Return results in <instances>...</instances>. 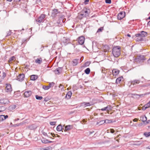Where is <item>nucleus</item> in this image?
Listing matches in <instances>:
<instances>
[{"label": "nucleus", "mask_w": 150, "mask_h": 150, "mask_svg": "<svg viewBox=\"0 0 150 150\" xmlns=\"http://www.w3.org/2000/svg\"><path fill=\"white\" fill-rule=\"evenodd\" d=\"M147 35V33L144 31H142L139 33L135 35L136 36H141L142 37H144L146 36Z\"/></svg>", "instance_id": "nucleus-11"}, {"label": "nucleus", "mask_w": 150, "mask_h": 150, "mask_svg": "<svg viewBox=\"0 0 150 150\" xmlns=\"http://www.w3.org/2000/svg\"><path fill=\"white\" fill-rule=\"evenodd\" d=\"M25 78V74H21L17 76L16 79L19 81L21 82L23 81Z\"/></svg>", "instance_id": "nucleus-5"}, {"label": "nucleus", "mask_w": 150, "mask_h": 150, "mask_svg": "<svg viewBox=\"0 0 150 150\" xmlns=\"http://www.w3.org/2000/svg\"><path fill=\"white\" fill-rule=\"evenodd\" d=\"M148 62L149 64H150V59L148 60Z\"/></svg>", "instance_id": "nucleus-63"}, {"label": "nucleus", "mask_w": 150, "mask_h": 150, "mask_svg": "<svg viewBox=\"0 0 150 150\" xmlns=\"http://www.w3.org/2000/svg\"><path fill=\"white\" fill-rule=\"evenodd\" d=\"M43 134L44 135H45V136H46V135H47V134L45 132H43Z\"/></svg>", "instance_id": "nucleus-58"}, {"label": "nucleus", "mask_w": 150, "mask_h": 150, "mask_svg": "<svg viewBox=\"0 0 150 150\" xmlns=\"http://www.w3.org/2000/svg\"><path fill=\"white\" fill-rule=\"evenodd\" d=\"M90 70L89 68H87L84 71L85 73L87 74H89L90 72Z\"/></svg>", "instance_id": "nucleus-32"}, {"label": "nucleus", "mask_w": 150, "mask_h": 150, "mask_svg": "<svg viewBox=\"0 0 150 150\" xmlns=\"http://www.w3.org/2000/svg\"><path fill=\"white\" fill-rule=\"evenodd\" d=\"M138 143H137V144H139V145L142 144V141H138Z\"/></svg>", "instance_id": "nucleus-55"}, {"label": "nucleus", "mask_w": 150, "mask_h": 150, "mask_svg": "<svg viewBox=\"0 0 150 150\" xmlns=\"http://www.w3.org/2000/svg\"><path fill=\"white\" fill-rule=\"evenodd\" d=\"M60 13V12L58 11V9H54L52 11V16L55 17L59 16Z\"/></svg>", "instance_id": "nucleus-9"}, {"label": "nucleus", "mask_w": 150, "mask_h": 150, "mask_svg": "<svg viewBox=\"0 0 150 150\" xmlns=\"http://www.w3.org/2000/svg\"><path fill=\"white\" fill-rule=\"evenodd\" d=\"M62 71V69L61 67H59L54 70L56 74H60Z\"/></svg>", "instance_id": "nucleus-15"}, {"label": "nucleus", "mask_w": 150, "mask_h": 150, "mask_svg": "<svg viewBox=\"0 0 150 150\" xmlns=\"http://www.w3.org/2000/svg\"><path fill=\"white\" fill-rule=\"evenodd\" d=\"M146 106H145V105H144V106H143L142 107V110H145L146 109H147V108H146Z\"/></svg>", "instance_id": "nucleus-50"}, {"label": "nucleus", "mask_w": 150, "mask_h": 150, "mask_svg": "<svg viewBox=\"0 0 150 150\" xmlns=\"http://www.w3.org/2000/svg\"><path fill=\"white\" fill-rule=\"evenodd\" d=\"M57 130L58 131H62V132H63L64 128H62V126L61 125H59L57 127Z\"/></svg>", "instance_id": "nucleus-19"}, {"label": "nucleus", "mask_w": 150, "mask_h": 150, "mask_svg": "<svg viewBox=\"0 0 150 150\" xmlns=\"http://www.w3.org/2000/svg\"><path fill=\"white\" fill-rule=\"evenodd\" d=\"M38 77V76L37 75H33L31 76L30 79L31 80L35 81L37 79Z\"/></svg>", "instance_id": "nucleus-22"}, {"label": "nucleus", "mask_w": 150, "mask_h": 150, "mask_svg": "<svg viewBox=\"0 0 150 150\" xmlns=\"http://www.w3.org/2000/svg\"><path fill=\"white\" fill-rule=\"evenodd\" d=\"M8 117V115H0V121H2L5 120Z\"/></svg>", "instance_id": "nucleus-14"}, {"label": "nucleus", "mask_w": 150, "mask_h": 150, "mask_svg": "<svg viewBox=\"0 0 150 150\" xmlns=\"http://www.w3.org/2000/svg\"><path fill=\"white\" fill-rule=\"evenodd\" d=\"M54 85V82H52L50 83L49 84V86L50 87V88H51V87H53Z\"/></svg>", "instance_id": "nucleus-41"}, {"label": "nucleus", "mask_w": 150, "mask_h": 150, "mask_svg": "<svg viewBox=\"0 0 150 150\" xmlns=\"http://www.w3.org/2000/svg\"><path fill=\"white\" fill-rule=\"evenodd\" d=\"M145 60V58L144 56L143 55H140L137 57V58L134 59L133 62L135 63V62L137 63H140L142 62H143Z\"/></svg>", "instance_id": "nucleus-3"}, {"label": "nucleus", "mask_w": 150, "mask_h": 150, "mask_svg": "<svg viewBox=\"0 0 150 150\" xmlns=\"http://www.w3.org/2000/svg\"><path fill=\"white\" fill-rule=\"evenodd\" d=\"M147 25L150 26V21L148 22Z\"/></svg>", "instance_id": "nucleus-59"}, {"label": "nucleus", "mask_w": 150, "mask_h": 150, "mask_svg": "<svg viewBox=\"0 0 150 150\" xmlns=\"http://www.w3.org/2000/svg\"><path fill=\"white\" fill-rule=\"evenodd\" d=\"M123 79V78L122 76H120L116 80V84H118L120 83V81Z\"/></svg>", "instance_id": "nucleus-23"}, {"label": "nucleus", "mask_w": 150, "mask_h": 150, "mask_svg": "<svg viewBox=\"0 0 150 150\" xmlns=\"http://www.w3.org/2000/svg\"><path fill=\"white\" fill-rule=\"evenodd\" d=\"M6 108L4 106H0V112L5 111Z\"/></svg>", "instance_id": "nucleus-33"}, {"label": "nucleus", "mask_w": 150, "mask_h": 150, "mask_svg": "<svg viewBox=\"0 0 150 150\" xmlns=\"http://www.w3.org/2000/svg\"><path fill=\"white\" fill-rule=\"evenodd\" d=\"M101 122H102V123H110L112 122V121L110 120L107 119L105 120H102Z\"/></svg>", "instance_id": "nucleus-28"}, {"label": "nucleus", "mask_w": 150, "mask_h": 150, "mask_svg": "<svg viewBox=\"0 0 150 150\" xmlns=\"http://www.w3.org/2000/svg\"><path fill=\"white\" fill-rule=\"evenodd\" d=\"M83 104H84V105H85V106H88L90 105V103L89 102L84 103Z\"/></svg>", "instance_id": "nucleus-47"}, {"label": "nucleus", "mask_w": 150, "mask_h": 150, "mask_svg": "<svg viewBox=\"0 0 150 150\" xmlns=\"http://www.w3.org/2000/svg\"><path fill=\"white\" fill-rule=\"evenodd\" d=\"M54 28L52 27L49 26H48L46 27V28L47 30V31L48 32L50 33H52L53 32Z\"/></svg>", "instance_id": "nucleus-13"}, {"label": "nucleus", "mask_w": 150, "mask_h": 150, "mask_svg": "<svg viewBox=\"0 0 150 150\" xmlns=\"http://www.w3.org/2000/svg\"><path fill=\"white\" fill-rule=\"evenodd\" d=\"M35 98L39 100H41L42 98V96H40L38 95H36Z\"/></svg>", "instance_id": "nucleus-37"}, {"label": "nucleus", "mask_w": 150, "mask_h": 150, "mask_svg": "<svg viewBox=\"0 0 150 150\" xmlns=\"http://www.w3.org/2000/svg\"><path fill=\"white\" fill-rule=\"evenodd\" d=\"M24 97L25 98L30 97L32 94V92L30 90H25L23 91Z\"/></svg>", "instance_id": "nucleus-4"}, {"label": "nucleus", "mask_w": 150, "mask_h": 150, "mask_svg": "<svg viewBox=\"0 0 150 150\" xmlns=\"http://www.w3.org/2000/svg\"><path fill=\"white\" fill-rule=\"evenodd\" d=\"M112 54L116 57H118L120 54V47L119 46H116L112 49Z\"/></svg>", "instance_id": "nucleus-1"}, {"label": "nucleus", "mask_w": 150, "mask_h": 150, "mask_svg": "<svg viewBox=\"0 0 150 150\" xmlns=\"http://www.w3.org/2000/svg\"><path fill=\"white\" fill-rule=\"evenodd\" d=\"M136 36L137 37L136 39V41H141L143 40V37H141V36Z\"/></svg>", "instance_id": "nucleus-24"}, {"label": "nucleus", "mask_w": 150, "mask_h": 150, "mask_svg": "<svg viewBox=\"0 0 150 150\" xmlns=\"http://www.w3.org/2000/svg\"><path fill=\"white\" fill-rule=\"evenodd\" d=\"M21 0H13V1L16 3H18Z\"/></svg>", "instance_id": "nucleus-49"}, {"label": "nucleus", "mask_w": 150, "mask_h": 150, "mask_svg": "<svg viewBox=\"0 0 150 150\" xmlns=\"http://www.w3.org/2000/svg\"><path fill=\"white\" fill-rule=\"evenodd\" d=\"M83 13H85V15H84V13H81L80 15L82 16V17H84V16L86 17L88 16L90 13V10L89 9H86V10H84L83 11Z\"/></svg>", "instance_id": "nucleus-10"}, {"label": "nucleus", "mask_w": 150, "mask_h": 150, "mask_svg": "<svg viewBox=\"0 0 150 150\" xmlns=\"http://www.w3.org/2000/svg\"><path fill=\"white\" fill-rule=\"evenodd\" d=\"M110 132L111 133H113L114 132H115V130H114L113 129H110Z\"/></svg>", "instance_id": "nucleus-48"}, {"label": "nucleus", "mask_w": 150, "mask_h": 150, "mask_svg": "<svg viewBox=\"0 0 150 150\" xmlns=\"http://www.w3.org/2000/svg\"><path fill=\"white\" fill-rule=\"evenodd\" d=\"M89 0H85L84 2L85 5H86L88 4V2H89Z\"/></svg>", "instance_id": "nucleus-46"}, {"label": "nucleus", "mask_w": 150, "mask_h": 150, "mask_svg": "<svg viewBox=\"0 0 150 150\" xmlns=\"http://www.w3.org/2000/svg\"><path fill=\"white\" fill-rule=\"evenodd\" d=\"M11 30H10L7 33V34L6 36V37H8V36H9L10 35H11Z\"/></svg>", "instance_id": "nucleus-40"}, {"label": "nucleus", "mask_w": 150, "mask_h": 150, "mask_svg": "<svg viewBox=\"0 0 150 150\" xmlns=\"http://www.w3.org/2000/svg\"><path fill=\"white\" fill-rule=\"evenodd\" d=\"M101 110L102 111H104V110H106V107L104 108H102L101 109Z\"/></svg>", "instance_id": "nucleus-51"}, {"label": "nucleus", "mask_w": 150, "mask_h": 150, "mask_svg": "<svg viewBox=\"0 0 150 150\" xmlns=\"http://www.w3.org/2000/svg\"><path fill=\"white\" fill-rule=\"evenodd\" d=\"M112 73L114 76H116L119 74L120 71L116 69H114L112 70Z\"/></svg>", "instance_id": "nucleus-18"}, {"label": "nucleus", "mask_w": 150, "mask_h": 150, "mask_svg": "<svg viewBox=\"0 0 150 150\" xmlns=\"http://www.w3.org/2000/svg\"><path fill=\"white\" fill-rule=\"evenodd\" d=\"M126 36H127V37H131V35L129 34H127V35H126Z\"/></svg>", "instance_id": "nucleus-56"}, {"label": "nucleus", "mask_w": 150, "mask_h": 150, "mask_svg": "<svg viewBox=\"0 0 150 150\" xmlns=\"http://www.w3.org/2000/svg\"><path fill=\"white\" fill-rule=\"evenodd\" d=\"M23 124V123L22 122H21L20 123H18L16 124H15L13 125V126L14 127H16L17 126H21Z\"/></svg>", "instance_id": "nucleus-34"}, {"label": "nucleus", "mask_w": 150, "mask_h": 150, "mask_svg": "<svg viewBox=\"0 0 150 150\" xmlns=\"http://www.w3.org/2000/svg\"><path fill=\"white\" fill-rule=\"evenodd\" d=\"M73 125H68L64 126V132H69V131L73 128Z\"/></svg>", "instance_id": "nucleus-8"}, {"label": "nucleus", "mask_w": 150, "mask_h": 150, "mask_svg": "<svg viewBox=\"0 0 150 150\" xmlns=\"http://www.w3.org/2000/svg\"><path fill=\"white\" fill-rule=\"evenodd\" d=\"M126 45L127 46H128V45H129V42H127L126 43Z\"/></svg>", "instance_id": "nucleus-64"}, {"label": "nucleus", "mask_w": 150, "mask_h": 150, "mask_svg": "<svg viewBox=\"0 0 150 150\" xmlns=\"http://www.w3.org/2000/svg\"><path fill=\"white\" fill-rule=\"evenodd\" d=\"M63 135H69L70 134V132H64L63 130Z\"/></svg>", "instance_id": "nucleus-36"}, {"label": "nucleus", "mask_w": 150, "mask_h": 150, "mask_svg": "<svg viewBox=\"0 0 150 150\" xmlns=\"http://www.w3.org/2000/svg\"><path fill=\"white\" fill-rule=\"evenodd\" d=\"M42 88L43 89H44L45 90H47L49 89L50 88V87L49 86H42Z\"/></svg>", "instance_id": "nucleus-35"}, {"label": "nucleus", "mask_w": 150, "mask_h": 150, "mask_svg": "<svg viewBox=\"0 0 150 150\" xmlns=\"http://www.w3.org/2000/svg\"><path fill=\"white\" fill-rule=\"evenodd\" d=\"M133 121L134 122H137V119L136 118L134 119L133 120Z\"/></svg>", "instance_id": "nucleus-57"}, {"label": "nucleus", "mask_w": 150, "mask_h": 150, "mask_svg": "<svg viewBox=\"0 0 150 150\" xmlns=\"http://www.w3.org/2000/svg\"><path fill=\"white\" fill-rule=\"evenodd\" d=\"M19 120V118H17V119H15V121H17L18 120Z\"/></svg>", "instance_id": "nucleus-62"}, {"label": "nucleus", "mask_w": 150, "mask_h": 150, "mask_svg": "<svg viewBox=\"0 0 150 150\" xmlns=\"http://www.w3.org/2000/svg\"><path fill=\"white\" fill-rule=\"evenodd\" d=\"M101 121H100L99 122H97V124L98 125V124H100V125H102L103 124H104V123H102V122H101Z\"/></svg>", "instance_id": "nucleus-52"}, {"label": "nucleus", "mask_w": 150, "mask_h": 150, "mask_svg": "<svg viewBox=\"0 0 150 150\" xmlns=\"http://www.w3.org/2000/svg\"><path fill=\"white\" fill-rule=\"evenodd\" d=\"M103 30V27H101L99 28L97 30V32H101Z\"/></svg>", "instance_id": "nucleus-39"}, {"label": "nucleus", "mask_w": 150, "mask_h": 150, "mask_svg": "<svg viewBox=\"0 0 150 150\" xmlns=\"http://www.w3.org/2000/svg\"><path fill=\"white\" fill-rule=\"evenodd\" d=\"M56 122H50V124L52 125H55Z\"/></svg>", "instance_id": "nucleus-43"}, {"label": "nucleus", "mask_w": 150, "mask_h": 150, "mask_svg": "<svg viewBox=\"0 0 150 150\" xmlns=\"http://www.w3.org/2000/svg\"><path fill=\"white\" fill-rule=\"evenodd\" d=\"M124 14L122 12H121L118 15L117 17L118 19L121 20L124 17Z\"/></svg>", "instance_id": "nucleus-16"}, {"label": "nucleus", "mask_w": 150, "mask_h": 150, "mask_svg": "<svg viewBox=\"0 0 150 150\" xmlns=\"http://www.w3.org/2000/svg\"><path fill=\"white\" fill-rule=\"evenodd\" d=\"M15 59V57L14 56H12L9 59L8 61V63H11L12 61L14 60Z\"/></svg>", "instance_id": "nucleus-29"}, {"label": "nucleus", "mask_w": 150, "mask_h": 150, "mask_svg": "<svg viewBox=\"0 0 150 150\" xmlns=\"http://www.w3.org/2000/svg\"><path fill=\"white\" fill-rule=\"evenodd\" d=\"M145 106H146V108H148L150 107V101L146 104H145Z\"/></svg>", "instance_id": "nucleus-38"}, {"label": "nucleus", "mask_w": 150, "mask_h": 150, "mask_svg": "<svg viewBox=\"0 0 150 150\" xmlns=\"http://www.w3.org/2000/svg\"><path fill=\"white\" fill-rule=\"evenodd\" d=\"M62 42L64 43V45H66L70 43V40L69 38H67L66 37H64L62 40Z\"/></svg>", "instance_id": "nucleus-12"}, {"label": "nucleus", "mask_w": 150, "mask_h": 150, "mask_svg": "<svg viewBox=\"0 0 150 150\" xmlns=\"http://www.w3.org/2000/svg\"><path fill=\"white\" fill-rule=\"evenodd\" d=\"M72 94V93L71 91H68L66 94V98L67 99H70L71 97Z\"/></svg>", "instance_id": "nucleus-21"}, {"label": "nucleus", "mask_w": 150, "mask_h": 150, "mask_svg": "<svg viewBox=\"0 0 150 150\" xmlns=\"http://www.w3.org/2000/svg\"><path fill=\"white\" fill-rule=\"evenodd\" d=\"M42 142L43 143L45 144L48 143V140L46 139L42 140Z\"/></svg>", "instance_id": "nucleus-42"}, {"label": "nucleus", "mask_w": 150, "mask_h": 150, "mask_svg": "<svg viewBox=\"0 0 150 150\" xmlns=\"http://www.w3.org/2000/svg\"><path fill=\"white\" fill-rule=\"evenodd\" d=\"M35 62L38 64H40L42 62V59L41 58H37L35 60Z\"/></svg>", "instance_id": "nucleus-20"}, {"label": "nucleus", "mask_w": 150, "mask_h": 150, "mask_svg": "<svg viewBox=\"0 0 150 150\" xmlns=\"http://www.w3.org/2000/svg\"><path fill=\"white\" fill-rule=\"evenodd\" d=\"M140 82V81L138 80H135L133 81H132V85L134 86L138 84Z\"/></svg>", "instance_id": "nucleus-17"}, {"label": "nucleus", "mask_w": 150, "mask_h": 150, "mask_svg": "<svg viewBox=\"0 0 150 150\" xmlns=\"http://www.w3.org/2000/svg\"><path fill=\"white\" fill-rule=\"evenodd\" d=\"M105 2L107 4H110L111 3V0H105Z\"/></svg>", "instance_id": "nucleus-44"}, {"label": "nucleus", "mask_w": 150, "mask_h": 150, "mask_svg": "<svg viewBox=\"0 0 150 150\" xmlns=\"http://www.w3.org/2000/svg\"><path fill=\"white\" fill-rule=\"evenodd\" d=\"M138 125L137 123H135V124H133L132 125V126H137V125Z\"/></svg>", "instance_id": "nucleus-54"}, {"label": "nucleus", "mask_w": 150, "mask_h": 150, "mask_svg": "<svg viewBox=\"0 0 150 150\" xmlns=\"http://www.w3.org/2000/svg\"><path fill=\"white\" fill-rule=\"evenodd\" d=\"M5 88L6 91V92L10 93L12 91L11 86L9 83H7L6 84Z\"/></svg>", "instance_id": "nucleus-6"}, {"label": "nucleus", "mask_w": 150, "mask_h": 150, "mask_svg": "<svg viewBox=\"0 0 150 150\" xmlns=\"http://www.w3.org/2000/svg\"><path fill=\"white\" fill-rule=\"evenodd\" d=\"M52 142H52V141H49L48 140V143H52Z\"/></svg>", "instance_id": "nucleus-61"}, {"label": "nucleus", "mask_w": 150, "mask_h": 150, "mask_svg": "<svg viewBox=\"0 0 150 150\" xmlns=\"http://www.w3.org/2000/svg\"><path fill=\"white\" fill-rule=\"evenodd\" d=\"M79 59H74L73 61V66L76 65L78 63Z\"/></svg>", "instance_id": "nucleus-27"}, {"label": "nucleus", "mask_w": 150, "mask_h": 150, "mask_svg": "<svg viewBox=\"0 0 150 150\" xmlns=\"http://www.w3.org/2000/svg\"><path fill=\"white\" fill-rule=\"evenodd\" d=\"M140 120L143 122H145L147 120V117L145 116H142L140 117Z\"/></svg>", "instance_id": "nucleus-26"}, {"label": "nucleus", "mask_w": 150, "mask_h": 150, "mask_svg": "<svg viewBox=\"0 0 150 150\" xmlns=\"http://www.w3.org/2000/svg\"><path fill=\"white\" fill-rule=\"evenodd\" d=\"M146 149H150V146H149L147 147H146Z\"/></svg>", "instance_id": "nucleus-60"}, {"label": "nucleus", "mask_w": 150, "mask_h": 150, "mask_svg": "<svg viewBox=\"0 0 150 150\" xmlns=\"http://www.w3.org/2000/svg\"><path fill=\"white\" fill-rule=\"evenodd\" d=\"M11 107H12V109H14L16 108V105H13V106H12Z\"/></svg>", "instance_id": "nucleus-53"}, {"label": "nucleus", "mask_w": 150, "mask_h": 150, "mask_svg": "<svg viewBox=\"0 0 150 150\" xmlns=\"http://www.w3.org/2000/svg\"><path fill=\"white\" fill-rule=\"evenodd\" d=\"M28 128L31 130H33L37 128V127L35 124H32L29 126Z\"/></svg>", "instance_id": "nucleus-25"}, {"label": "nucleus", "mask_w": 150, "mask_h": 150, "mask_svg": "<svg viewBox=\"0 0 150 150\" xmlns=\"http://www.w3.org/2000/svg\"><path fill=\"white\" fill-rule=\"evenodd\" d=\"M106 108V111L108 112H109V110H111L112 108V107L110 105H108Z\"/></svg>", "instance_id": "nucleus-31"}, {"label": "nucleus", "mask_w": 150, "mask_h": 150, "mask_svg": "<svg viewBox=\"0 0 150 150\" xmlns=\"http://www.w3.org/2000/svg\"><path fill=\"white\" fill-rule=\"evenodd\" d=\"M144 135L146 137L150 136V132H145L144 133Z\"/></svg>", "instance_id": "nucleus-30"}, {"label": "nucleus", "mask_w": 150, "mask_h": 150, "mask_svg": "<svg viewBox=\"0 0 150 150\" xmlns=\"http://www.w3.org/2000/svg\"><path fill=\"white\" fill-rule=\"evenodd\" d=\"M6 76V74L4 72H3L2 74V77L3 78H4Z\"/></svg>", "instance_id": "nucleus-45"}, {"label": "nucleus", "mask_w": 150, "mask_h": 150, "mask_svg": "<svg viewBox=\"0 0 150 150\" xmlns=\"http://www.w3.org/2000/svg\"><path fill=\"white\" fill-rule=\"evenodd\" d=\"M46 15L45 14H41L37 18L35 19V21L37 24H40L43 23L46 19Z\"/></svg>", "instance_id": "nucleus-2"}, {"label": "nucleus", "mask_w": 150, "mask_h": 150, "mask_svg": "<svg viewBox=\"0 0 150 150\" xmlns=\"http://www.w3.org/2000/svg\"><path fill=\"white\" fill-rule=\"evenodd\" d=\"M85 40V37L82 36L78 37V42L80 45H82L84 43Z\"/></svg>", "instance_id": "nucleus-7"}]
</instances>
